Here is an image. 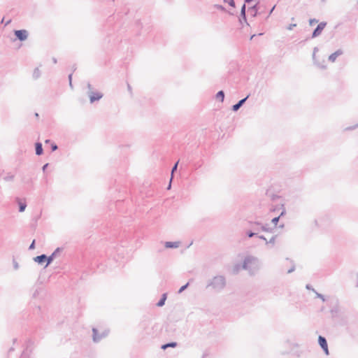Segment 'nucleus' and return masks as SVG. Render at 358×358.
Wrapping results in <instances>:
<instances>
[{
  "instance_id": "c756f323",
  "label": "nucleus",
  "mask_w": 358,
  "mask_h": 358,
  "mask_svg": "<svg viewBox=\"0 0 358 358\" xmlns=\"http://www.w3.org/2000/svg\"><path fill=\"white\" fill-rule=\"evenodd\" d=\"M225 3H228L231 7H235V2L234 0H224Z\"/></svg>"
},
{
  "instance_id": "473e14b6",
  "label": "nucleus",
  "mask_w": 358,
  "mask_h": 358,
  "mask_svg": "<svg viewBox=\"0 0 358 358\" xmlns=\"http://www.w3.org/2000/svg\"><path fill=\"white\" fill-rule=\"evenodd\" d=\"M247 234H248V237H250V238H252V237H253L254 236L257 235V233H255V232H252V231H248V232L247 233Z\"/></svg>"
},
{
  "instance_id": "f257e3e1",
  "label": "nucleus",
  "mask_w": 358,
  "mask_h": 358,
  "mask_svg": "<svg viewBox=\"0 0 358 358\" xmlns=\"http://www.w3.org/2000/svg\"><path fill=\"white\" fill-rule=\"evenodd\" d=\"M242 269L248 271L251 276L256 275L262 267L260 259L252 255H247L241 265Z\"/></svg>"
},
{
  "instance_id": "9d476101",
  "label": "nucleus",
  "mask_w": 358,
  "mask_h": 358,
  "mask_svg": "<svg viewBox=\"0 0 358 358\" xmlns=\"http://www.w3.org/2000/svg\"><path fill=\"white\" fill-rule=\"evenodd\" d=\"M16 201L19 206V211L20 213L24 212L27 207V203H26L25 200L24 199L22 200L20 198H16Z\"/></svg>"
},
{
  "instance_id": "423d86ee",
  "label": "nucleus",
  "mask_w": 358,
  "mask_h": 358,
  "mask_svg": "<svg viewBox=\"0 0 358 358\" xmlns=\"http://www.w3.org/2000/svg\"><path fill=\"white\" fill-rule=\"evenodd\" d=\"M318 343L327 355H329L328 345L326 338L322 336L318 338Z\"/></svg>"
},
{
  "instance_id": "4be33fe9",
  "label": "nucleus",
  "mask_w": 358,
  "mask_h": 358,
  "mask_svg": "<svg viewBox=\"0 0 358 358\" xmlns=\"http://www.w3.org/2000/svg\"><path fill=\"white\" fill-rule=\"evenodd\" d=\"M245 10H246L245 4H243L241 8V16L245 21H246Z\"/></svg>"
},
{
  "instance_id": "6e6552de",
  "label": "nucleus",
  "mask_w": 358,
  "mask_h": 358,
  "mask_svg": "<svg viewBox=\"0 0 358 358\" xmlns=\"http://www.w3.org/2000/svg\"><path fill=\"white\" fill-rule=\"evenodd\" d=\"M62 248H57L50 256L48 257V262H46V264L45 266V268L47 267L49 264H50L54 259L61 252Z\"/></svg>"
},
{
  "instance_id": "cd10ccee",
  "label": "nucleus",
  "mask_w": 358,
  "mask_h": 358,
  "mask_svg": "<svg viewBox=\"0 0 358 358\" xmlns=\"http://www.w3.org/2000/svg\"><path fill=\"white\" fill-rule=\"evenodd\" d=\"M189 286V282H187V284H185V285L182 286L179 290H178V293L180 294L182 293L184 290H185Z\"/></svg>"
},
{
  "instance_id": "bb28decb",
  "label": "nucleus",
  "mask_w": 358,
  "mask_h": 358,
  "mask_svg": "<svg viewBox=\"0 0 358 358\" xmlns=\"http://www.w3.org/2000/svg\"><path fill=\"white\" fill-rule=\"evenodd\" d=\"M13 268L15 271L18 270L19 268H20V265H19L18 262L15 259L13 260Z\"/></svg>"
},
{
  "instance_id": "864d4df0",
  "label": "nucleus",
  "mask_w": 358,
  "mask_h": 358,
  "mask_svg": "<svg viewBox=\"0 0 358 358\" xmlns=\"http://www.w3.org/2000/svg\"><path fill=\"white\" fill-rule=\"evenodd\" d=\"M50 142V140H46L45 143H48Z\"/></svg>"
},
{
  "instance_id": "20e7f679",
  "label": "nucleus",
  "mask_w": 358,
  "mask_h": 358,
  "mask_svg": "<svg viewBox=\"0 0 358 358\" xmlns=\"http://www.w3.org/2000/svg\"><path fill=\"white\" fill-rule=\"evenodd\" d=\"M87 95L89 96L90 101L91 103L99 101L103 96V93L94 90L87 91Z\"/></svg>"
},
{
  "instance_id": "c9c22d12",
  "label": "nucleus",
  "mask_w": 358,
  "mask_h": 358,
  "mask_svg": "<svg viewBox=\"0 0 358 358\" xmlns=\"http://www.w3.org/2000/svg\"><path fill=\"white\" fill-rule=\"evenodd\" d=\"M296 26V24H291L288 26L287 27V29L289 30H292L294 27H295Z\"/></svg>"
},
{
  "instance_id": "c03bdc74",
  "label": "nucleus",
  "mask_w": 358,
  "mask_h": 358,
  "mask_svg": "<svg viewBox=\"0 0 358 358\" xmlns=\"http://www.w3.org/2000/svg\"><path fill=\"white\" fill-rule=\"evenodd\" d=\"M10 22H11V20H8V21H6V22H5V26H6V25L9 24L10 23Z\"/></svg>"
},
{
  "instance_id": "2eb2a0df",
  "label": "nucleus",
  "mask_w": 358,
  "mask_h": 358,
  "mask_svg": "<svg viewBox=\"0 0 358 358\" xmlns=\"http://www.w3.org/2000/svg\"><path fill=\"white\" fill-rule=\"evenodd\" d=\"M35 150H36V155H41L43 154V146H42L41 143H39V142L36 143Z\"/></svg>"
},
{
  "instance_id": "4c0bfd02",
  "label": "nucleus",
  "mask_w": 358,
  "mask_h": 358,
  "mask_svg": "<svg viewBox=\"0 0 358 358\" xmlns=\"http://www.w3.org/2000/svg\"><path fill=\"white\" fill-rule=\"evenodd\" d=\"M309 22L310 25H313V24L317 23V20L315 19H310Z\"/></svg>"
},
{
  "instance_id": "5fc2aeb1",
  "label": "nucleus",
  "mask_w": 358,
  "mask_h": 358,
  "mask_svg": "<svg viewBox=\"0 0 358 358\" xmlns=\"http://www.w3.org/2000/svg\"><path fill=\"white\" fill-rule=\"evenodd\" d=\"M307 289H310V286L308 285H306Z\"/></svg>"
},
{
  "instance_id": "ddd939ff",
  "label": "nucleus",
  "mask_w": 358,
  "mask_h": 358,
  "mask_svg": "<svg viewBox=\"0 0 358 358\" xmlns=\"http://www.w3.org/2000/svg\"><path fill=\"white\" fill-rule=\"evenodd\" d=\"M34 260L38 264H42L45 262H48V257L45 255L43 254L34 257Z\"/></svg>"
},
{
  "instance_id": "6e6d98bb",
  "label": "nucleus",
  "mask_w": 358,
  "mask_h": 358,
  "mask_svg": "<svg viewBox=\"0 0 358 358\" xmlns=\"http://www.w3.org/2000/svg\"><path fill=\"white\" fill-rule=\"evenodd\" d=\"M36 117H38V113H36L35 114Z\"/></svg>"
},
{
  "instance_id": "393cba45",
  "label": "nucleus",
  "mask_w": 358,
  "mask_h": 358,
  "mask_svg": "<svg viewBox=\"0 0 358 358\" xmlns=\"http://www.w3.org/2000/svg\"><path fill=\"white\" fill-rule=\"evenodd\" d=\"M13 178H14V176L12 174H10V173L6 175L3 178L4 180H6V181H12L13 180Z\"/></svg>"
},
{
  "instance_id": "4468645a",
  "label": "nucleus",
  "mask_w": 358,
  "mask_h": 358,
  "mask_svg": "<svg viewBox=\"0 0 358 358\" xmlns=\"http://www.w3.org/2000/svg\"><path fill=\"white\" fill-rule=\"evenodd\" d=\"M180 243L179 241L171 242L167 241L165 243V247L166 248H177L180 246Z\"/></svg>"
},
{
  "instance_id": "a878e982",
  "label": "nucleus",
  "mask_w": 358,
  "mask_h": 358,
  "mask_svg": "<svg viewBox=\"0 0 358 358\" xmlns=\"http://www.w3.org/2000/svg\"><path fill=\"white\" fill-rule=\"evenodd\" d=\"M275 238H276L275 236H273L268 241H266V244L273 245L275 243Z\"/></svg>"
},
{
  "instance_id": "a18cd8bd",
  "label": "nucleus",
  "mask_w": 358,
  "mask_h": 358,
  "mask_svg": "<svg viewBox=\"0 0 358 358\" xmlns=\"http://www.w3.org/2000/svg\"><path fill=\"white\" fill-rule=\"evenodd\" d=\"M275 6H273L271 10H270L269 15H271V14L273 13V10L275 9Z\"/></svg>"
},
{
  "instance_id": "de8ad7c7",
  "label": "nucleus",
  "mask_w": 358,
  "mask_h": 358,
  "mask_svg": "<svg viewBox=\"0 0 358 358\" xmlns=\"http://www.w3.org/2000/svg\"><path fill=\"white\" fill-rule=\"evenodd\" d=\"M52 62H53L54 64H56L57 62V59L55 57H53L52 58Z\"/></svg>"
},
{
  "instance_id": "1a4fd4ad",
  "label": "nucleus",
  "mask_w": 358,
  "mask_h": 358,
  "mask_svg": "<svg viewBox=\"0 0 358 358\" xmlns=\"http://www.w3.org/2000/svg\"><path fill=\"white\" fill-rule=\"evenodd\" d=\"M343 54V51L341 50V49H338L336 51H335L334 53L331 54L329 56V61L330 62H335L336 59L342 55Z\"/></svg>"
},
{
  "instance_id": "09e8293b",
  "label": "nucleus",
  "mask_w": 358,
  "mask_h": 358,
  "mask_svg": "<svg viewBox=\"0 0 358 358\" xmlns=\"http://www.w3.org/2000/svg\"><path fill=\"white\" fill-rule=\"evenodd\" d=\"M244 1H245V3H250L253 0H244Z\"/></svg>"
},
{
  "instance_id": "5701e85b",
  "label": "nucleus",
  "mask_w": 358,
  "mask_h": 358,
  "mask_svg": "<svg viewBox=\"0 0 358 358\" xmlns=\"http://www.w3.org/2000/svg\"><path fill=\"white\" fill-rule=\"evenodd\" d=\"M41 292V289L40 287H37L35 289L34 292L32 293V298L36 299L38 296Z\"/></svg>"
},
{
  "instance_id": "79ce46f5",
  "label": "nucleus",
  "mask_w": 358,
  "mask_h": 358,
  "mask_svg": "<svg viewBox=\"0 0 358 358\" xmlns=\"http://www.w3.org/2000/svg\"><path fill=\"white\" fill-rule=\"evenodd\" d=\"M217 8L222 10H224V8L222 6H217Z\"/></svg>"
},
{
  "instance_id": "412c9836",
  "label": "nucleus",
  "mask_w": 358,
  "mask_h": 358,
  "mask_svg": "<svg viewBox=\"0 0 358 358\" xmlns=\"http://www.w3.org/2000/svg\"><path fill=\"white\" fill-rule=\"evenodd\" d=\"M34 79L36 80L41 76V71L38 68H36L34 70L33 75H32Z\"/></svg>"
},
{
  "instance_id": "f03ea898",
  "label": "nucleus",
  "mask_w": 358,
  "mask_h": 358,
  "mask_svg": "<svg viewBox=\"0 0 358 358\" xmlns=\"http://www.w3.org/2000/svg\"><path fill=\"white\" fill-rule=\"evenodd\" d=\"M226 278L224 275H216L213 277L207 284V287H211L216 292H220L226 287Z\"/></svg>"
},
{
  "instance_id": "a19ab883",
  "label": "nucleus",
  "mask_w": 358,
  "mask_h": 358,
  "mask_svg": "<svg viewBox=\"0 0 358 358\" xmlns=\"http://www.w3.org/2000/svg\"><path fill=\"white\" fill-rule=\"evenodd\" d=\"M331 312L332 313H337V312H338V309H337L336 308H332V309L331 310Z\"/></svg>"
},
{
  "instance_id": "e433bc0d",
  "label": "nucleus",
  "mask_w": 358,
  "mask_h": 358,
  "mask_svg": "<svg viewBox=\"0 0 358 358\" xmlns=\"http://www.w3.org/2000/svg\"><path fill=\"white\" fill-rule=\"evenodd\" d=\"M58 147L56 144H52V146H51V149L52 151H55L56 150H57Z\"/></svg>"
},
{
  "instance_id": "7c9ffc66",
  "label": "nucleus",
  "mask_w": 358,
  "mask_h": 358,
  "mask_svg": "<svg viewBox=\"0 0 358 358\" xmlns=\"http://www.w3.org/2000/svg\"><path fill=\"white\" fill-rule=\"evenodd\" d=\"M178 161L174 164V166H173L172 168V170H171V176H173V173L177 170V168H178ZM171 178H173V176H171Z\"/></svg>"
},
{
  "instance_id": "c85d7f7f",
  "label": "nucleus",
  "mask_w": 358,
  "mask_h": 358,
  "mask_svg": "<svg viewBox=\"0 0 358 358\" xmlns=\"http://www.w3.org/2000/svg\"><path fill=\"white\" fill-rule=\"evenodd\" d=\"M315 294H316V296H317V298H319V299H322V301H326V299H325V297H324V296L323 294H320V293H318V292H315Z\"/></svg>"
},
{
  "instance_id": "b1692460",
  "label": "nucleus",
  "mask_w": 358,
  "mask_h": 358,
  "mask_svg": "<svg viewBox=\"0 0 358 358\" xmlns=\"http://www.w3.org/2000/svg\"><path fill=\"white\" fill-rule=\"evenodd\" d=\"M177 345V343L176 342H171L166 344H164L162 346L163 349H166L167 348H175Z\"/></svg>"
},
{
  "instance_id": "ea45409f",
  "label": "nucleus",
  "mask_w": 358,
  "mask_h": 358,
  "mask_svg": "<svg viewBox=\"0 0 358 358\" xmlns=\"http://www.w3.org/2000/svg\"><path fill=\"white\" fill-rule=\"evenodd\" d=\"M258 238L259 239H262V240L265 241L266 242L267 241L266 238L263 235L258 236Z\"/></svg>"
},
{
  "instance_id": "8fccbe9b",
  "label": "nucleus",
  "mask_w": 358,
  "mask_h": 358,
  "mask_svg": "<svg viewBox=\"0 0 358 358\" xmlns=\"http://www.w3.org/2000/svg\"><path fill=\"white\" fill-rule=\"evenodd\" d=\"M171 180H172V178L171 179L170 183H169V185H168V188H167L168 189H169L171 188Z\"/></svg>"
},
{
  "instance_id": "f704fd0d",
  "label": "nucleus",
  "mask_w": 358,
  "mask_h": 358,
  "mask_svg": "<svg viewBox=\"0 0 358 358\" xmlns=\"http://www.w3.org/2000/svg\"><path fill=\"white\" fill-rule=\"evenodd\" d=\"M35 248V240H34L32 241V243H31V245H29V250H34Z\"/></svg>"
},
{
  "instance_id": "3c124183",
  "label": "nucleus",
  "mask_w": 358,
  "mask_h": 358,
  "mask_svg": "<svg viewBox=\"0 0 358 358\" xmlns=\"http://www.w3.org/2000/svg\"><path fill=\"white\" fill-rule=\"evenodd\" d=\"M69 86L73 88L72 81H69Z\"/></svg>"
},
{
  "instance_id": "37998d69",
  "label": "nucleus",
  "mask_w": 358,
  "mask_h": 358,
  "mask_svg": "<svg viewBox=\"0 0 358 358\" xmlns=\"http://www.w3.org/2000/svg\"><path fill=\"white\" fill-rule=\"evenodd\" d=\"M48 164H45V165H43V171L46 169V168L48 167Z\"/></svg>"
},
{
  "instance_id": "f8f14e48",
  "label": "nucleus",
  "mask_w": 358,
  "mask_h": 358,
  "mask_svg": "<svg viewBox=\"0 0 358 358\" xmlns=\"http://www.w3.org/2000/svg\"><path fill=\"white\" fill-rule=\"evenodd\" d=\"M248 97L249 96H247L244 99H242L240 101H238V103H236L232 106V110L234 111H237L245 103Z\"/></svg>"
},
{
  "instance_id": "7ed1b4c3",
  "label": "nucleus",
  "mask_w": 358,
  "mask_h": 358,
  "mask_svg": "<svg viewBox=\"0 0 358 358\" xmlns=\"http://www.w3.org/2000/svg\"><path fill=\"white\" fill-rule=\"evenodd\" d=\"M92 331V341L95 343H99L102 339L106 338L110 333L109 329H103L99 331L98 329L93 327Z\"/></svg>"
},
{
  "instance_id": "dca6fc26",
  "label": "nucleus",
  "mask_w": 358,
  "mask_h": 358,
  "mask_svg": "<svg viewBox=\"0 0 358 358\" xmlns=\"http://www.w3.org/2000/svg\"><path fill=\"white\" fill-rule=\"evenodd\" d=\"M258 2L248 8V11L251 13L252 16H256L258 11Z\"/></svg>"
},
{
  "instance_id": "49530a36",
  "label": "nucleus",
  "mask_w": 358,
  "mask_h": 358,
  "mask_svg": "<svg viewBox=\"0 0 358 358\" xmlns=\"http://www.w3.org/2000/svg\"><path fill=\"white\" fill-rule=\"evenodd\" d=\"M69 80L72 81V74L71 73L69 75Z\"/></svg>"
},
{
  "instance_id": "6ab92c4d",
  "label": "nucleus",
  "mask_w": 358,
  "mask_h": 358,
  "mask_svg": "<svg viewBox=\"0 0 358 358\" xmlns=\"http://www.w3.org/2000/svg\"><path fill=\"white\" fill-rule=\"evenodd\" d=\"M257 225L258 226H260V229L263 231H266V232H271L272 231V229L268 227V224H262L260 223H256Z\"/></svg>"
},
{
  "instance_id": "0eeeda50",
  "label": "nucleus",
  "mask_w": 358,
  "mask_h": 358,
  "mask_svg": "<svg viewBox=\"0 0 358 358\" xmlns=\"http://www.w3.org/2000/svg\"><path fill=\"white\" fill-rule=\"evenodd\" d=\"M326 22H320L313 32L312 37L315 38L320 35L326 26Z\"/></svg>"
},
{
  "instance_id": "4d7b16f0",
  "label": "nucleus",
  "mask_w": 358,
  "mask_h": 358,
  "mask_svg": "<svg viewBox=\"0 0 358 358\" xmlns=\"http://www.w3.org/2000/svg\"><path fill=\"white\" fill-rule=\"evenodd\" d=\"M357 3H358V0H357Z\"/></svg>"
},
{
  "instance_id": "a211bd4d",
  "label": "nucleus",
  "mask_w": 358,
  "mask_h": 358,
  "mask_svg": "<svg viewBox=\"0 0 358 358\" xmlns=\"http://www.w3.org/2000/svg\"><path fill=\"white\" fill-rule=\"evenodd\" d=\"M166 298H167V294L166 293L163 294L160 300L157 302V306L159 307L163 306L165 303Z\"/></svg>"
},
{
  "instance_id": "39448f33",
  "label": "nucleus",
  "mask_w": 358,
  "mask_h": 358,
  "mask_svg": "<svg viewBox=\"0 0 358 358\" xmlns=\"http://www.w3.org/2000/svg\"><path fill=\"white\" fill-rule=\"evenodd\" d=\"M15 35L20 41H24L28 38V31L25 29L15 31Z\"/></svg>"
},
{
  "instance_id": "2f4dec72",
  "label": "nucleus",
  "mask_w": 358,
  "mask_h": 358,
  "mask_svg": "<svg viewBox=\"0 0 358 358\" xmlns=\"http://www.w3.org/2000/svg\"><path fill=\"white\" fill-rule=\"evenodd\" d=\"M240 269H242L241 266L239 264H236L234 268V272L238 273L240 271Z\"/></svg>"
},
{
  "instance_id": "603ef678",
  "label": "nucleus",
  "mask_w": 358,
  "mask_h": 358,
  "mask_svg": "<svg viewBox=\"0 0 358 358\" xmlns=\"http://www.w3.org/2000/svg\"><path fill=\"white\" fill-rule=\"evenodd\" d=\"M1 23H5V22H6V20H4V18H3V19H2V20H1Z\"/></svg>"
},
{
  "instance_id": "f3484780",
  "label": "nucleus",
  "mask_w": 358,
  "mask_h": 358,
  "mask_svg": "<svg viewBox=\"0 0 358 358\" xmlns=\"http://www.w3.org/2000/svg\"><path fill=\"white\" fill-rule=\"evenodd\" d=\"M285 213H286V210L283 208L282 212L280 213V215L278 217H275L272 219V220H271L272 224H273L275 226L277 225V224L279 221L280 217L283 216L284 215H285Z\"/></svg>"
},
{
  "instance_id": "aec40b11",
  "label": "nucleus",
  "mask_w": 358,
  "mask_h": 358,
  "mask_svg": "<svg viewBox=\"0 0 358 358\" xmlns=\"http://www.w3.org/2000/svg\"><path fill=\"white\" fill-rule=\"evenodd\" d=\"M215 97L217 99L220 100L221 102H223L224 99V93L222 90L219 91L216 95Z\"/></svg>"
},
{
  "instance_id": "72a5a7b5",
  "label": "nucleus",
  "mask_w": 358,
  "mask_h": 358,
  "mask_svg": "<svg viewBox=\"0 0 358 358\" xmlns=\"http://www.w3.org/2000/svg\"><path fill=\"white\" fill-rule=\"evenodd\" d=\"M295 270V265L294 264H292V266L291 268H289V269L287 271V273H291L292 272H294Z\"/></svg>"
},
{
  "instance_id": "58836bf2",
  "label": "nucleus",
  "mask_w": 358,
  "mask_h": 358,
  "mask_svg": "<svg viewBox=\"0 0 358 358\" xmlns=\"http://www.w3.org/2000/svg\"><path fill=\"white\" fill-rule=\"evenodd\" d=\"M87 87L88 88V91L93 90L92 86V85L90 83H88L87 85Z\"/></svg>"
},
{
  "instance_id": "9b49d317",
  "label": "nucleus",
  "mask_w": 358,
  "mask_h": 358,
  "mask_svg": "<svg viewBox=\"0 0 358 358\" xmlns=\"http://www.w3.org/2000/svg\"><path fill=\"white\" fill-rule=\"evenodd\" d=\"M317 51H318V48L317 47H315L313 50V59L314 61V64H316L319 68H320L322 69H326L327 66L324 64V62L320 64V63H317L315 60V54Z\"/></svg>"
}]
</instances>
